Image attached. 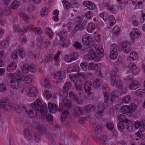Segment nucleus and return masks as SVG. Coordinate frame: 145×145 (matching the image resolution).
Instances as JSON below:
<instances>
[{"instance_id": "1", "label": "nucleus", "mask_w": 145, "mask_h": 145, "mask_svg": "<svg viewBox=\"0 0 145 145\" xmlns=\"http://www.w3.org/2000/svg\"><path fill=\"white\" fill-rule=\"evenodd\" d=\"M82 42L84 44V47L81 49V53L88 52V54L84 57V59L87 61L93 60L95 61H100L101 58L104 56V51L103 47L99 44L94 48L89 45V36L86 34L83 36Z\"/></svg>"}, {"instance_id": "2", "label": "nucleus", "mask_w": 145, "mask_h": 145, "mask_svg": "<svg viewBox=\"0 0 145 145\" xmlns=\"http://www.w3.org/2000/svg\"><path fill=\"white\" fill-rule=\"evenodd\" d=\"M102 91L104 93L105 101L103 105L100 103L99 104L101 105L99 107L101 106V107H102V110H103V108L105 109L108 106L111 105L113 103V100L115 98H118L119 95L117 94V92H112L111 95H109L108 93L109 91V89L108 86L106 84L103 85Z\"/></svg>"}, {"instance_id": "3", "label": "nucleus", "mask_w": 145, "mask_h": 145, "mask_svg": "<svg viewBox=\"0 0 145 145\" xmlns=\"http://www.w3.org/2000/svg\"><path fill=\"white\" fill-rule=\"evenodd\" d=\"M22 74L21 72L18 69H17L16 72L10 74V75L12 78L10 81V85L11 87L13 89H16L21 88V90L24 89V85H22V87H20V85L21 80L20 76Z\"/></svg>"}, {"instance_id": "4", "label": "nucleus", "mask_w": 145, "mask_h": 145, "mask_svg": "<svg viewBox=\"0 0 145 145\" xmlns=\"http://www.w3.org/2000/svg\"><path fill=\"white\" fill-rule=\"evenodd\" d=\"M42 101L40 99H37L31 105V107L28 110H26L25 112L30 118L35 117L37 115V110H40V108L43 106V104L41 106L42 104Z\"/></svg>"}, {"instance_id": "5", "label": "nucleus", "mask_w": 145, "mask_h": 145, "mask_svg": "<svg viewBox=\"0 0 145 145\" xmlns=\"http://www.w3.org/2000/svg\"><path fill=\"white\" fill-rule=\"evenodd\" d=\"M118 69L114 68L111 71L110 80L111 85L112 86H115L119 89H121L123 88V83L120 80L117 79V74Z\"/></svg>"}, {"instance_id": "6", "label": "nucleus", "mask_w": 145, "mask_h": 145, "mask_svg": "<svg viewBox=\"0 0 145 145\" xmlns=\"http://www.w3.org/2000/svg\"><path fill=\"white\" fill-rule=\"evenodd\" d=\"M65 76L64 71H58L53 73L52 76L51 80L54 83H58L64 78Z\"/></svg>"}, {"instance_id": "7", "label": "nucleus", "mask_w": 145, "mask_h": 145, "mask_svg": "<svg viewBox=\"0 0 145 145\" xmlns=\"http://www.w3.org/2000/svg\"><path fill=\"white\" fill-rule=\"evenodd\" d=\"M13 28L14 31L18 32L20 34H24L29 29L30 30H33V29L32 25H31L30 27H23L21 25H14Z\"/></svg>"}, {"instance_id": "8", "label": "nucleus", "mask_w": 145, "mask_h": 145, "mask_svg": "<svg viewBox=\"0 0 145 145\" xmlns=\"http://www.w3.org/2000/svg\"><path fill=\"white\" fill-rule=\"evenodd\" d=\"M101 65L92 62L89 63L88 65V69L89 70H97L96 73L98 74V76L102 78L103 75L101 72Z\"/></svg>"}, {"instance_id": "9", "label": "nucleus", "mask_w": 145, "mask_h": 145, "mask_svg": "<svg viewBox=\"0 0 145 145\" xmlns=\"http://www.w3.org/2000/svg\"><path fill=\"white\" fill-rule=\"evenodd\" d=\"M1 108L3 107L5 111H8L11 109L12 107V105L9 103V99L6 97L1 100L0 102Z\"/></svg>"}, {"instance_id": "10", "label": "nucleus", "mask_w": 145, "mask_h": 145, "mask_svg": "<svg viewBox=\"0 0 145 145\" xmlns=\"http://www.w3.org/2000/svg\"><path fill=\"white\" fill-rule=\"evenodd\" d=\"M43 106L40 108L41 115L43 118H46V120L48 121H52L53 117L50 114H48L46 117L45 115L47 112V106L46 104H43Z\"/></svg>"}, {"instance_id": "11", "label": "nucleus", "mask_w": 145, "mask_h": 145, "mask_svg": "<svg viewBox=\"0 0 145 145\" xmlns=\"http://www.w3.org/2000/svg\"><path fill=\"white\" fill-rule=\"evenodd\" d=\"M142 35V33L140 31L136 28L132 29L130 33V37L132 40L138 39L140 38Z\"/></svg>"}, {"instance_id": "12", "label": "nucleus", "mask_w": 145, "mask_h": 145, "mask_svg": "<svg viewBox=\"0 0 145 145\" xmlns=\"http://www.w3.org/2000/svg\"><path fill=\"white\" fill-rule=\"evenodd\" d=\"M59 110L61 111L64 108L69 109L71 107V103L69 99H63L62 101L59 104Z\"/></svg>"}, {"instance_id": "13", "label": "nucleus", "mask_w": 145, "mask_h": 145, "mask_svg": "<svg viewBox=\"0 0 145 145\" xmlns=\"http://www.w3.org/2000/svg\"><path fill=\"white\" fill-rule=\"evenodd\" d=\"M117 45L115 43L112 44L110 48V56L112 59H115L118 56Z\"/></svg>"}, {"instance_id": "14", "label": "nucleus", "mask_w": 145, "mask_h": 145, "mask_svg": "<svg viewBox=\"0 0 145 145\" xmlns=\"http://www.w3.org/2000/svg\"><path fill=\"white\" fill-rule=\"evenodd\" d=\"M121 50L123 52L126 54L129 53L131 50V44L129 42L123 41L121 44Z\"/></svg>"}, {"instance_id": "15", "label": "nucleus", "mask_w": 145, "mask_h": 145, "mask_svg": "<svg viewBox=\"0 0 145 145\" xmlns=\"http://www.w3.org/2000/svg\"><path fill=\"white\" fill-rule=\"evenodd\" d=\"M128 68L130 70L133 75H137L139 73L140 70L136 64L133 63H130L129 64Z\"/></svg>"}, {"instance_id": "16", "label": "nucleus", "mask_w": 145, "mask_h": 145, "mask_svg": "<svg viewBox=\"0 0 145 145\" xmlns=\"http://www.w3.org/2000/svg\"><path fill=\"white\" fill-rule=\"evenodd\" d=\"M34 78V76L33 74H29L26 75L22 76L21 78V80L20 83L22 84L23 82L25 84H29L32 82Z\"/></svg>"}, {"instance_id": "17", "label": "nucleus", "mask_w": 145, "mask_h": 145, "mask_svg": "<svg viewBox=\"0 0 145 145\" xmlns=\"http://www.w3.org/2000/svg\"><path fill=\"white\" fill-rule=\"evenodd\" d=\"M80 70V67L76 64L72 63L68 66L67 72L68 73H69L73 72H78Z\"/></svg>"}, {"instance_id": "18", "label": "nucleus", "mask_w": 145, "mask_h": 145, "mask_svg": "<svg viewBox=\"0 0 145 145\" xmlns=\"http://www.w3.org/2000/svg\"><path fill=\"white\" fill-rule=\"evenodd\" d=\"M69 95L70 99L74 101L78 104H82L83 101L81 97L77 96L72 91L69 92Z\"/></svg>"}, {"instance_id": "19", "label": "nucleus", "mask_w": 145, "mask_h": 145, "mask_svg": "<svg viewBox=\"0 0 145 145\" xmlns=\"http://www.w3.org/2000/svg\"><path fill=\"white\" fill-rule=\"evenodd\" d=\"M26 93L30 97H34L37 95V91L36 88L32 87L26 89Z\"/></svg>"}, {"instance_id": "20", "label": "nucleus", "mask_w": 145, "mask_h": 145, "mask_svg": "<svg viewBox=\"0 0 145 145\" xmlns=\"http://www.w3.org/2000/svg\"><path fill=\"white\" fill-rule=\"evenodd\" d=\"M134 127L136 129H139V130H144L145 128V121L142 120L140 121H137L134 124Z\"/></svg>"}, {"instance_id": "21", "label": "nucleus", "mask_w": 145, "mask_h": 145, "mask_svg": "<svg viewBox=\"0 0 145 145\" xmlns=\"http://www.w3.org/2000/svg\"><path fill=\"white\" fill-rule=\"evenodd\" d=\"M128 22L134 26H137L139 24L138 18L135 15L130 16L128 19Z\"/></svg>"}, {"instance_id": "22", "label": "nucleus", "mask_w": 145, "mask_h": 145, "mask_svg": "<svg viewBox=\"0 0 145 145\" xmlns=\"http://www.w3.org/2000/svg\"><path fill=\"white\" fill-rule=\"evenodd\" d=\"M68 114V112L67 110H64L62 112L61 119V122L62 124L65 125L68 123V122L67 120Z\"/></svg>"}, {"instance_id": "23", "label": "nucleus", "mask_w": 145, "mask_h": 145, "mask_svg": "<svg viewBox=\"0 0 145 145\" xmlns=\"http://www.w3.org/2000/svg\"><path fill=\"white\" fill-rule=\"evenodd\" d=\"M83 5L86 7L89 10H93L95 8V6L94 3L89 1H86L83 2Z\"/></svg>"}, {"instance_id": "24", "label": "nucleus", "mask_w": 145, "mask_h": 145, "mask_svg": "<svg viewBox=\"0 0 145 145\" xmlns=\"http://www.w3.org/2000/svg\"><path fill=\"white\" fill-rule=\"evenodd\" d=\"M11 10L8 7H2L0 8V14L7 16L11 14Z\"/></svg>"}, {"instance_id": "25", "label": "nucleus", "mask_w": 145, "mask_h": 145, "mask_svg": "<svg viewBox=\"0 0 145 145\" xmlns=\"http://www.w3.org/2000/svg\"><path fill=\"white\" fill-rule=\"evenodd\" d=\"M140 85L137 80H134L129 85V88L131 90H135L140 87Z\"/></svg>"}, {"instance_id": "26", "label": "nucleus", "mask_w": 145, "mask_h": 145, "mask_svg": "<svg viewBox=\"0 0 145 145\" xmlns=\"http://www.w3.org/2000/svg\"><path fill=\"white\" fill-rule=\"evenodd\" d=\"M17 66V64L16 62L10 63L7 67L6 70L8 72H12L16 69Z\"/></svg>"}, {"instance_id": "27", "label": "nucleus", "mask_w": 145, "mask_h": 145, "mask_svg": "<svg viewBox=\"0 0 145 145\" xmlns=\"http://www.w3.org/2000/svg\"><path fill=\"white\" fill-rule=\"evenodd\" d=\"M138 58V54L135 51H133L130 53L129 56L127 58V59L129 61H133L136 60Z\"/></svg>"}, {"instance_id": "28", "label": "nucleus", "mask_w": 145, "mask_h": 145, "mask_svg": "<svg viewBox=\"0 0 145 145\" xmlns=\"http://www.w3.org/2000/svg\"><path fill=\"white\" fill-rule=\"evenodd\" d=\"M101 105L100 104L97 105V108L98 109V111L95 114L96 118L98 119H101L103 116V110H102V108L101 107V106L99 107Z\"/></svg>"}, {"instance_id": "29", "label": "nucleus", "mask_w": 145, "mask_h": 145, "mask_svg": "<svg viewBox=\"0 0 145 145\" xmlns=\"http://www.w3.org/2000/svg\"><path fill=\"white\" fill-rule=\"evenodd\" d=\"M48 107L49 111L52 113H55L57 109V107L56 105L52 103H48Z\"/></svg>"}, {"instance_id": "30", "label": "nucleus", "mask_w": 145, "mask_h": 145, "mask_svg": "<svg viewBox=\"0 0 145 145\" xmlns=\"http://www.w3.org/2000/svg\"><path fill=\"white\" fill-rule=\"evenodd\" d=\"M106 126L108 129L112 131L113 135L116 136L117 135L118 133L117 131L113 129L114 126L112 123L110 122H108L107 123Z\"/></svg>"}, {"instance_id": "31", "label": "nucleus", "mask_w": 145, "mask_h": 145, "mask_svg": "<svg viewBox=\"0 0 145 145\" xmlns=\"http://www.w3.org/2000/svg\"><path fill=\"white\" fill-rule=\"evenodd\" d=\"M67 35V32L65 30H62L58 33V36L59 37L60 40L62 41L66 39Z\"/></svg>"}, {"instance_id": "32", "label": "nucleus", "mask_w": 145, "mask_h": 145, "mask_svg": "<svg viewBox=\"0 0 145 145\" xmlns=\"http://www.w3.org/2000/svg\"><path fill=\"white\" fill-rule=\"evenodd\" d=\"M35 129L39 131L42 133L44 134L46 131V129L44 126L42 125L37 124L35 127Z\"/></svg>"}, {"instance_id": "33", "label": "nucleus", "mask_w": 145, "mask_h": 145, "mask_svg": "<svg viewBox=\"0 0 145 145\" xmlns=\"http://www.w3.org/2000/svg\"><path fill=\"white\" fill-rule=\"evenodd\" d=\"M86 28L88 32L92 33L95 28V26L94 24L90 23L88 24Z\"/></svg>"}, {"instance_id": "34", "label": "nucleus", "mask_w": 145, "mask_h": 145, "mask_svg": "<svg viewBox=\"0 0 145 145\" xmlns=\"http://www.w3.org/2000/svg\"><path fill=\"white\" fill-rule=\"evenodd\" d=\"M92 87V83L89 81H86L85 82L84 89L86 91L91 90Z\"/></svg>"}, {"instance_id": "35", "label": "nucleus", "mask_w": 145, "mask_h": 145, "mask_svg": "<svg viewBox=\"0 0 145 145\" xmlns=\"http://www.w3.org/2000/svg\"><path fill=\"white\" fill-rule=\"evenodd\" d=\"M45 33L48 36L50 39H52L53 37V33L51 29L47 27L45 29Z\"/></svg>"}, {"instance_id": "36", "label": "nucleus", "mask_w": 145, "mask_h": 145, "mask_svg": "<svg viewBox=\"0 0 145 145\" xmlns=\"http://www.w3.org/2000/svg\"><path fill=\"white\" fill-rule=\"evenodd\" d=\"M43 96L46 100H49L52 97V93L49 90H45L43 93Z\"/></svg>"}, {"instance_id": "37", "label": "nucleus", "mask_w": 145, "mask_h": 145, "mask_svg": "<svg viewBox=\"0 0 145 145\" xmlns=\"http://www.w3.org/2000/svg\"><path fill=\"white\" fill-rule=\"evenodd\" d=\"M108 136L106 134H103L100 137L99 142L101 144H102V145H105V143L108 140Z\"/></svg>"}, {"instance_id": "38", "label": "nucleus", "mask_w": 145, "mask_h": 145, "mask_svg": "<svg viewBox=\"0 0 145 145\" xmlns=\"http://www.w3.org/2000/svg\"><path fill=\"white\" fill-rule=\"evenodd\" d=\"M17 51L20 57L21 58H23L25 56V53L24 50L21 48L20 46H18Z\"/></svg>"}, {"instance_id": "39", "label": "nucleus", "mask_w": 145, "mask_h": 145, "mask_svg": "<svg viewBox=\"0 0 145 145\" xmlns=\"http://www.w3.org/2000/svg\"><path fill=\"white\" fill-rule=\"evenodd\" d=\"M42 84L45 88H48L50 87V83L48 78L46 77L44 78L42 80Z\"/></svg>"}, {"instance_id": "40", "label": "nucleus", "mask_w": 145, "mask_h": 145, "mask_svg": "<svg viewBox=\"0 0 145 145\" xmlns=\"http://www.w3.org/2000/svg\"><path fill=\"white\" fill-rule=\"evenodd\" d=\"M129 110L128 105L123 106L120 108L121 112L125 114H129Z\"/></svg>"}, {"instance_id": "41", "label": "nucleus", "mask_w": 145, "mask_h": 145, "mask_svg": "<svg viewBox=\"0 0 145 145\" xmlns=\"http://www.w3.org/2000/svg\"><path fill=\"white\" fill-rule=\"evenodd\" d=\"M129 105V114L134 112L136 110L137 106L134 103H131Z\"/></svg>"}, {"instance_id": "42", "label": "nucleus", "mask_w": 145, "mask_h": 145, "mask_svg": "<svg viewBox=\"0 0 145 145\" xmlns=\"http://www.w3.org/2000/svg\"><path fill=\"white\" fill-rule=\"evenodd\" d=\"M118 119L120 121L125 123L128 122V120L127 119L125 116L122 114H120L118 116Z\"/></svg>"}, {"instance_id": "43", "label": "nucleus", "mask_w": 145, "mask_h": 145, "mask_svg": "<svg viewBox=\"0 0 145 145\" xmlns=\"http://www.w3.org/2000/svg\"><path fill=\"white\" fill-rule=\"evenodd\" d=\"M131 100V97L129 95H126L123 97L122 99L121 102L123 103L128 104L130 103Z\"/></svg>"}, {"instance_id": "44", "label": "nucleus", "mask_w": 145, "mask_h": 145, "mask_svg": "<svg viewBox=\"0 0 145 145\" xmlns=\"http://www.w3.org/2000/svg\"><path fill=\"white\" fill-rule=\"evenodd\" d=\"M69 77L71 81L74 82H76L78 80L77 74L76 75L73 74H71L69 75Z\"/></svg>"}, {"instance_id": "45", "label": "nucleus", "mask_w": 145, "mask_h": 145, "mask_svg": "<svg viewBox=\"0 0 145 145\" xmlns=\"http://www.w3.org/2000/svg\"><path fill=\"white\" fill-rule=\"evenodd\" d=\"M95 34V39L96 41L99 43L101 40L102 37V35L101 33L98 31L95 32L94 33Z\"/></svg>"}, {"instance_id": "46", "label": "nucleus", "mask_w": 145, "mask_h": 145, "mask_svg": "<svg viewBox=\"0 0 145 145\" xmlns=\"http://www.w3.org/2000/svg\"><path fill=\"white\" fill-rule=\"evenodd\" d=\"M20 3L17 0H14L11 4V8L13 9L17 8L20 5Z\"/></svg>"}, {"instance_id": "47", "label": "nucleus", "mask_w": 145, "mask_h": 145, "mask_svg": "<svg viewBox=\"0 0 145 145\" xmlns=\"http://www.w3.org/2000/svg\"><path fill=\"white\" fill-rule=\"evenodd\" d=\"M95 107V106L92 104H88L85 106L84 108V109L86 111H91L94 110Z\"/></svg>"}, {"instance_id": "48", "label": "nucleus", "mask_w": 145, "mask_h": 145, "mask_svg": "<svg viewBox=\"0 0 145 145\" xmlns=\"http://www.w3.org/2000/svg\"><path fill=\"white\" fill-rule=\"evenodd\" d=\"M21 70L24 73H27L29 71V65L28 64H25L21 67Z\"/></svg>"}, {"instance_id": "49", "label": "nucleus", "mask_w": 145, "mask_h": 145, "mask_svg": "<svg viewBox=\"0 0 145 145\" xmlns=\"http://www.w3.org/2000/svg\"><path fill=\"white\" fill-rule=\"evenodd\" d=\"M120 31L119 27L117 26H115L113 28L112 32L114 35L118 37L119 35Z\"/></svg>"}, {"instance_id": "50", "label": "nucleus", "mask_w": 145, "mask_h": 145, "mask_svg": "<svg viewBox=\"0 0 145 145\" xmlns=\"http://www.w3.org/2000/svg\"><path fill=\"white\" fill-rule=\"evenodd\" d=\"M99 16L104 21H106L108 18V16L105 12H103L99 14Z\"/></svg>"}, {"instance_id": "51", "label": "nucleus", "mask_w": 145, "mask_h": 145, "mask_svg": "<svg viewBox=\"0 0 145 145\" xmlns=\"http://www.w3.org/2000/svg\"><path fill=\"white\" fill-rule=\"evenodd\" d=\"M29 71L32 72H34L37 70V67L35 64L31 63L30 65H29Z\"/></svg>"}, {"instance_id": "52", "label": "nucleus", "mask_w": 145, "mask_h": 145, "mask_svg": "<svg viewBox=\"0 0 145 145\" xmlns=\"http://www.w3.org/2000/svg\"><path fill=\"white\" fill-rule=\"evenodd\" d=\"M141 12V17L140 19V22L142 24L144 23L145 19V7L142 9Z\"/></svg>"}, {"instance_id": "53", "label": "nucleus", "mask_w": 145, "mask_h": 145, "mask_svg": "<svg viewBox=\"0 0 145 145\" xmlns=\"http://www.w3.org/2000/svg\"><path fill=\"white\" fill-rule=\"evenodd\" d=\"M82 112L79 108H77L75 110L74 113V115L75 117H78L82 114Z\"/></svg>"}, {"instance_id": "54", "label": "nucleus", "mask_w": 145, "mask_h": 145, "mask_svg": "<svg viewBox=\"0 0 145 145\" xmlns=\"http://www.w3.org/2000/svg\"><path fill=\"white\" fill-rule=\"evenodd\" d=\"M63 4L64 8L66 10H69L70 8V4L66 0H61Z\"/></svg>"}, {"instance_id": "55", "label": "nucleus", "mask_w": 145, "mask_h": 145, "mask_svg": "<svg viewBox=\"0 0 145 145\" xmlns=\"http://www.w3.org/2000/svg\"><path fill=\"white\" fill-rule=\"evenodd\" d=\"M48 9L45 8H43L41 10L40 15L42 17H44L48 14Z\"/></svg>"}, {"instance_id": "56", "label": "nucleus", "mask_w": 145, "mask_h": 145, "mask_svg": "<svg viewBox=\"0 0 145 145\" xmlns=\"http://www.w3.org/2000/svg\"><path fill=\"white\" fill-rule=\"evenodd\" d=\"M72 58V57L70 55V54L65 55L64 57V60L67 63L73 61Z\"/></svg>"}, {"instance_id": "57", "label": "nucleus", "mask_w": 145, "mask_h": 145, "mask_svg": "<svg viewBox=\"0 0 145 145\" xmlns=\"http://www.w3.org/2000/svg\"><path fill=\"white\" fill-rule=\"evenodd\" d=\"M102 82V80L101 79L97 78L94 81L93 85L94 86L97 87L100 86Z\"/></svg>"}, {"instance_id": "58", "label": "nucleus", "mask_w": 145, "mask_h": 145, "mask_svg": "<svg viewBox=\"0 0 145 145\" xmlns=\"http://www.w3.org/2000/svg\"><path fill=\"white\" fill-rule=\"evenodd\" d=\"M71 84L70 82H67L65 83L63 86V90L66 91L69 90L71 87Z\"/></svg>"}, {"instance_id": "59", "label": "nucleus", "mask_w": 145, "mask_h": 145, "mask_svg": "<svg viewBox=\"0 0 145 145\" xmlns=\"http://www.w3.org/2000/svg\"><path fill=\"white\" fill-rule=\"evenodd\" d=\"M88 63L86 62H82L81 63L80 66L82 70L84 71H86L88 68Z\"/></svg>"}, {"instance_id": "60", "label": "nucleus", "mask_w": 145, "mask_h": 145, "mask_svg": "<svg viewBox=\"0 0 145 145\" xmlns=\"http://www.w3.org/2000/svg\"><path fill=\"white\" fill-rule=\"evenodd\" d=\"M77 74L78 80H80L81 79L85 80L86 78V74L84 72H79Z\"/></svg>"}, {"instance_id": "61", "label": "nucleus", "mask_w": 145, "mask_h": 145, "mask_svg": "<svg viewBox=\"0 0 145 145\" xmlns=\"http://www.w3.org/2000/svg\"><path fill=\"white\" fill-rule=\"evenodd\" d=\"M102 127L99 125H97L95 128V133L96 135L100 134L102 131Z\"/></svg>"}, {"instance_id": "62", "label": "nucleus", "mask_w": 145, "mask_h": 145, "mask_svg": "<svg viewBox=\"0 0 145 145\" xmlns=\"http://www.w3.org/2000/svg\"><path fill=\"white\" fill-rule=\"evenodd\" d=\"M108 8L109 9L110 12L113 14H114L117 11L118 6H110Z\"/></svg>"}, {"instance_id": "63", "label": "nucleus", "mask_w": 145, "mask_h": 145, "mask_svg": "<svg viewBox=\"0 0 145 145\" xmlns=\"http://www.w3.org/2000/svg\"><path fill=\"white\" fill-rule=\"evenodd\" d=\"M118 128L119 131L122 132L124 129V125L121 122H118L117 124Z\"/></svg>"}, {"instance_id": "64", "label": "nucleus", "mask_w": 145, "mask_h": 145, "mask_svg": "<svg viewBox=\"0 0 145 145\" xmlns=\"http://www.w3.org/2000/svg\"><path fill=\"white\" fill-rule=\"evenodd\" d=\"M144 130H139L137 133H135V135H136L137 137L140 138L142 135L143 138L145 137V135L144 136L143 134L144 133Z\"/></svg>"}]
</instances>
